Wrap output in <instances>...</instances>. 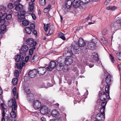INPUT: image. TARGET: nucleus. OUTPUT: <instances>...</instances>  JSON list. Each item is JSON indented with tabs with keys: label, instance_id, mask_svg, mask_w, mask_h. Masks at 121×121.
Listing matches in <instances>:
<instances>
[{
	"label": "nucleus",
	"instance_id": "1",
	"mask_svg": "<svg viewBox=\"0 0 121 121\" xmlns=\"http://www.w3.org/2000/svg\"><path fill=\"white\" fill-rule=\"evenodd\" d=\"M112 77L110 75H109L106 76L105 78V82L107 85L105 86V92H102L99 91V98H110L109 95L110 85L111 84Z\"/></svg>",
	"mask_w": 121,
	"mask_h": 121
},
{
	"label": "nucleus",
	"instance_id": "2",
	"mask_svg": "<svg viewBox=\"0 0 121 121\" xmlns=\"http://www.w3.org/2000/svg\"><path fill=\"white\" fill-rule=\"evenodd\" d=\"M16 99H10L8 101V104L9 106L12 107V111L10 113L11 118H16V115L15 112L17 111V104L16 101Z\"/></svg>",
	"mask_w": 121,
	"mask_h": 121
},
{
	"label": "nucleus",
	"instance_id": "3",
	"mask_svg": "<svg viewBox=\"0 0 121 121\" xmlns=\"http://www.w3.org/2000/svg\"><path fill=\"white\" fill-rule=\"evenodd\" d=\"M28 100L30 103H33V107L36 110L38 109L41 106V102L39 100L36 99H28Z\"/></svg>",
	"mask_w": 121,
	"mask_h": 121
},
{
	"label": "nucleus",
	"instance_id": "4",
	"mask_svg": "<svg viewBox=\"0 0 121 121\" xmlns=\"http://www.w3.org/2000/svg\"><path fill=\"white\" fill-rule=\"evenodd\" d=\"M97 39L95 38L92 39V42H87V45L88 48L91 50L95 49L96 48L95 43H97Z\"/></svg>",
	"mask_w": 121,
	"mask_h": 121
},
{
	"label": "nucleus",
	"instance_id": "5",
	"mask_svg": "<svg viewBox=\"0 0 121 121\" xmlns=\"http://www.w3.org/2000/svg\"><path fill=\"white\" fill-rule=\"evenodd\" d=\"M73 54V50L72 48L70 47H67L65 48V53L63 55L65 57H71Z\"/></svg>",
	"mask_w": 121,
	"mask_h": 121
},
{
	"label": "nucleus",
	"instance_id": "6",
	"mask_svg": "<svg viewBox=\"0 0 121 121\" xmlns=\"http://www.w3.org/2000/svg\"><path fill=\"white\" fill-rule=\"evenodd\" d=\"M82 0H74L73 3V7L75 8L79 7H82L83 3L81 1Z\"/></svg>",
	"mask_w": 121,
	"mask_h": 121
},
{
	"label": "nucleus",
	"instance_id": "7",
	"mask_svg": "<svg viewBox=\"0 0 121 121\" xmlns=\"http://www.w3.org/2000/svg\"><path fill=\"white\" fill-rule=\"evenodd\" d=\"M56 65L55 62L51 61L49 64L48 66L47 67V70L49 71H51L56 67Z\"/></svg>",
	"mask_w": 121,
	"mask_h": 121
},
{
	"label": "nucleus",
	"instance_id": "8",
	"mask_svg": "<svg viewBox=\"0 0 121 121\" xmlns=\"http://www.w3.org/2000/svg\"><path fill=\"white\" fill-rule=\"evenodd\" d=\"M40 111L41 113L43 115L48 113L50 112L48 110V107L45 105H43L41 107Z\"/></svg>",
	"mask_w": 121,
	"mask_h": 121
},
{
	"label": "nucleus",
	"instance_id": "9",
	"mask_svg": "<svg viewBox=\"0 0 121 121\" xmlns=\"http://www.w3.org/2000/svg\"><path fill=\"white\" fill-rule=\"evenodd\" d=\"M96 118L98 121H103L105 119V115L102 114L101 113H99L96 116Z\"/></svg>",
	"mask_w": 121,
	"mask_h": 121
},
{
	"label": "nucleus",
	"instance_id": "10",
	"mask_svg": "<svg viewBox=\"0 0 121 121\" xmlns=\"http://www.w3.org/2000/svg\"><path fill=\"white\" fill-rule=\"evenodd\" d=\"M66 58L64 61V63L65 65H68L71 64L73 62V57H66Z\"/></svg>",
	"mask_w": 121,
	"mask_h": 121
},
{
	"label": "nucleus",
	"instance_id": "11",
	"mask_svg": "<svg viewBox=\"0 0 121 121\" xmlns=\"http://www.w3.org/2000/svg\"><path fill=\"white\" fill-rule=\"evenodd\" d=\"M26 44L28 45H30L33 44L32 46H34V44H36V45L37 44L36 41L34 40L32 38H30L26 39Z\"/></svg>",
	"mask_w": 121,
	"mask_h": 121
},
{
	"label": "nucleus",
	"instance_id": "12",
	"mask_svg": "<svg viewBox=\"0 0 121 121\" xmlns=\"http://www.w3.org/2000/svg\"><path fill=\"white\" fill-rule=\"evenodd\" d=\"M37 73V71L36 69L32 70L30 71L28 73V75L31 78L35 77Z\"/></svg>",
	"mask_w": 121,
	"mask_h": 121
},
{
	"label": "nucleus",
	"instance_id": "13",
	"mask_svg": "<svg viewBox=\"0 0 121 121\" xmlns=\"http://www.w3.org/2000/svg\"><path fill=\"white\" fill-rule=\"evenodd\" d=\"M46 69L43 67H39L37 70V73L40 75L44 74L46 72Z\"/></svg>",
	"mask_w": 121,
	"mask_h": 121
},
{
	"label": "nucleus",
	"instance_id": "14",
	"mask_svg": "<svg viewBox=\"0 0 121 121\" xmlns=\"http://www.w3.org/2000/svg\"><path fill=\"white\" fill-rule=\"evenodd\" d=\"M70 47L72 48V50H73L74 52L75 53H77V50L79 49L80 47L77 43H76Z\"/></svg>",
	"mask_w": 121,
	"mask_h": 121
},
{
	"label": "nucleus",
	"instance_id": "15",
	"mask_svg": "<svg viewBox=\"0 0 121 121\" xmlns=\"http://www.w3.org/2000/svg\"><path fill=\"white\" fill-rule=\"evenodd\" d=\"M78 43L80 47H84L86 44L84 40L82 38H80L79 39Z\"/></svg>",
	"mask_w": 121,
	"mask_h": 121
},
{
	"label": "nucleus",
	"instance_id": "16",
	"mask_svg": "<svg viewBox=\"0 0 121 121\" xmlns=\"http://www.w3.org/2000/svg\"><path fill=\"white\" fill-rule=\"evenodd\" d=\"M59 113L57 110H54L51 112V115L53 117H56L59 116Z\"/></svg>",
	"mask_w": 121,
	"mask_h": 121
},
{
	"label": "nucleus",
	"instance_id": "17",
	"mask_svg": "<svg viewBox=\"0 0 121 121\" xmlns=\"http://www.w3.org/2000/svg\"><path fill=\"white\" fill-rule=\"evenodd\" d=\"M36 44H34V46H32V48H31L29 50V55L30 56V57H32V55L33 54L34 52V50H35L36 49L35 47Z\"/></svg>",
	"mask_w": 121,
	"mask_h": 121
},
{
	"label": "nucleus",
	"instance_id": "18",
	"mask_svg": "<svg viewBox=\"0 0 121 121\" xmlns=\"http://www.w3.org/2000/svg\"><path fill=\"white\" fill-rule=\"evenodd\" d=\"M92 56L95 60L97 61H99V58L98 57V54L97 52H94L93 53Z\"/></svg>",
	"mask_w": 121,
	"mask_h": 121
},
{
	"label": "nucleus",
	"instance_id": "19",
	"mask_svg": "<svg viewBox=\"0 0 121 121\" xmlns=\"http://www.w3.org/2000/svg\"><path fill=\"white\" fill-rule=\"evenodd\" d=\"M100 42L101 43H103L105 45L107 44V41L105 37H101L100 38Z\"/></svg>",
	"mask_w": 121,
	"mask_h": 121
},
{
	"label": "nucleus",
	"instance_id": "20",
	"mask_svg": "<svg viewBox=\"0 0 121 121\" xmlns=\"http://www.w3.org/2000/svg\"><path fill=\"white\" fill-rule=\"evenodd\" d=\"M4 19H5L6 18V19L7 20H9L11 19L12 17V15L11 14L9 13L8 14L6 13H4Z\"/></svg>",
	"mask_w": 121,
	"mask_h": 121
},
{
	"label": "nucleus",
	"instance_id": "21",
	"mask_svg": "<svg viewBox=\"0 0 121 121\" xmlns=\"http://www.w3.org/2000/svg\"><path fill=\"white\" fill-rule=\"evenodd\" d=\"M64 35V34L60 32L58 34V36L59 38H60L63 40H65L66 38Z\"/></svg>",
	"mask_w": 121,
	"mask_h": 121
},
{
	"label": "nucleus",
	"instance_id": "22",
	"mask_svg": "<svg viewBox=\"0 0 121 121\" xmlns=\"http://www.w3.org/2000/svg\"><path fill=\"white\" fill-rule=\"evenodd\" d=\"M21 49L22 51L26 52L28 50V48L27 45H23L22 46Z\"/></svg>",
	"mask_w": 121,
	"mask_h": 121
},
{
	"label": "nucleus",
	"instance_id": "23",
	"mask_svg": "<svg viewBox=\"0 0 121 121\" xmlns=\"http://www.w3.org/2000/svg\"><path fill=\"white\" fill-rule=\"evenodd\" d=\"M25 29L26 33L28 35L30 34L32 31V30L29 27H25Z\"/></svg>",
	"mask_w": 121,
	"mask_h": 121
},
{
	"label": "nucleus",
	"instance_id": "24",
	"mask_svg": "<svg viewBox=\"0 0 121 121\" xmlns=\"http://www.w3.org/2000/svg\"><path fill=\"white\" fill-rule=\"evenodd\" d=\"M1 111L2 112V116H5V114L6 113L7 111V107H4L1 109Z\"/></svg>",
	"mask_w": 121,
	"mask_h": 121
},
{
	"label": "nucleus",
	"instance_id": "25",
	"mask_svg": "<svg viewBox=\"0 0 121 121\" xmlns=\"http://www.w3.org/2000/svg\"><path fill=\"white\" fill-rule=\"evenodd\" d=\"M63 66L60 64H57L56 67V68L58 71H61L62 70Z\"/></svg>",
	"mask_w": 121,
	"mask_h": 121
},
{
	"label": "nucleus",
	"instance_id": "26",
	"mask_svg": "<svg viewBox=\"0 0 121 121\" xmlns=\"http://www.w3.org/2000/svg\"><path fill=\"white\" fill-rule=\"evenodd\" d=\"M30 8L29 10V11L31 12H32L33 11L34 8V3H30L29 4Z\"/></svg>",
	"mask_w": 121,
	"mask_h": 121
},
{
	"label": "nucleus",
	"instance_id": "27",
	"mask_svg": "<svg viewBox=\"0 0 121 121\" xmlns=\"http://www.w3.org/2000/svg\"><path fill=\"white\" fill-rule=\"evenodd\" d=\"M67 4H66V6L67 8L69 9L71 7L70 5L71 4L72 2L71 1L67 0Z\"/></svg>",
	"mask_w": 121,
	"mask_h": 121
},
{
	"label": "nucleus",
	"instance_id": "28",
	"mask_svg": "<svg viewBox=\"0 0 121 121\" xmlns=\"http://www.w3.org/2000/svg\"><path fill=\"white\" fill-rule=\"evenodd\" d=\"M29 22L26 20H24L22 21V24L24 26H26L29 24Z\"/></svg>",
	"mask_w": 121,
	"mask_h": 121
},
{
	"label": "nucleus",
	"instance_id": "29",
	"mask_svg": "<svg viewBox=\"0 0 121 121\" xmlns=\"http://www.w3.org/2000/svg\"><path fill=\"white\" fill-rule=\"evenodd\" d=\"M16 67L17 69H21L22 68L23 65V64H22V66L21 65V64L20 63L19 64L16 63Z\"/></svg>",
	"mask_w": 121,
	"mask_h": 121
},
{
	"label": "nucleus",
	"instance_id": "30",
	"mask_svg": "<svg viewBox=\"0 0 121 121\" xmlns=\"http://www.w3.org/2000/svg\"><path fill=\"white\" fill-rule=\"evenodd\" d=\"M53 26H50L49 27L50 30L49 31V33L47 34H46L47 36H49V35L51 34L53 32V29L52 28V27Z\"/></svg>",
	"mask_w": 121,
	"mask_h": 121
},
{
	"label": "nucleus",
	"instance_id": "31",
	"mask_svg": "<svg viewBox=\"0 0 121 121\" xmlns=\"http://www.w3.org/2000/svg\"><path fill=\"white\" fill-rule=\"evenodd\" d=\"M39 3L42 6H44L46 3V0H39Z\"/></svg>",
	"mask_w": 121,
	"mask_h": 121
},
{
	"label": "nucleus",
	"instance_id": "32",
	"mask_svg": "<svg viewBox=\"0 0 121 121\" xmlns=\"http://www.w3.org/2000/svg\"><path fill=\"white\" fill-rule=\"evenodd\" d=\"M5 22V19L4 18L0 19V26H1L4 25V23Z\"/></svg>",
	"mask_w": 121,
	"mask_h": 121
},
{
	"label": "nucleus",
	"instance_id": "33",
	"mask_svg": "<svg viewBox=\"0 0 121 121\" xmlns=\"http://www.w3.org/2000/svg\"><path fill=\"white\" fill-rule=\"evenodd\" d=\"M105 108L103 107H101L100 108V113H101L102 114L105 115L104 110L105 109Z\"/></svg>",
	"mask_w": 121,
	"mask_h": 121
},
{
	"label": "nucleus",
	"instance_id": "34",
	"mask_svg": "<svg viewBox=\"0 0 121 121\" xmlns=\"http://www.w3.org/2000/svg\"><path fill=\"white\" fill-rule=\"evenodd\" d=\"M20 56L19 55H17L16 56H15V62H19L20 60Z\"/></svg>",
	"mask_w": 121,
	"mask_h": 121
},
{
	"label": "nucleus",
	"instance_id": "35",
	"mask_svg": "<svg viewBox=\"0 0 121 121\" xmlns=\"http://www.w3.org/2000/svg\"><path fill=\"white\" fill-rule=\"evenodd\" d=\"M17 79L16 78H15L13 79L12 80V84L13 85H16L17 83Z\"/></svg>",
	"mask_w": 121,
	"mask_h": 121
},
{
	"label": "nucleus",
	"instance_id": "36",
	"mask_svg": "<svg viewBox=\"0 0 121 121\" xmlns=\"http://www.w3.org/2000/svg\"><path fill=\"white\" fill-rule=\"evenodd\" d=\"M101 32L102 35H105L107 34L108 31L106 28H104L102 30Z\"/></svg>",
	"mask_w": 121,
	"mask_h": 121
},
{
	"label": "nucleus",
	"instance_id": "37",
	"mask_svg": "<svg viewBox=\"0 0 121 121\" xmlns=\"http://www.w3.org/2000/svg\"><path fill=\"white\" fill-rule=\"evenodd\" d=\"M25 15H20V17L18 19V21L20 22L21 21V20L24 19L25 18Z\"/></svg>",
	"mask_w": 121,
	"mask_h": 121
},
{
	"label": "nucleus",
	"instance_id": "38",
	"mask_svg": "<svg viewBox=\"0 0 121 121\" xmlns=\"http://www.w3.org/2000/svg\"><path fill=\"white\" fill-rule=\"evenodd\" d=\"M117 57L119 60H121V52H117Z\"/></svg>",
	"mask_w": 121,
	"mask_h": 121
},
{
	"label": "nucleus",
	"instance_id": "39",
	"mask_svg": "<svg viewBox=\"0 0 121 121\" xmlns=\"http://www.w3.org/2000/svg\"><path fill=\"white\" fill-rule=\"evenodd\" d=\"M116 25L114 23H112L111 25V31H113V30H116L115 29L116 28Z\"/></svg>",
	"mask_w": 121,
	"mask_h": 121
},
{
	"label": "nucleus",
	"instance_id": "40",
	"mask_svg": "<svg viewBox=\"0 0 121 121\" xmlns=\"http://www.w3.org/2000/svg\"><path fill=\"white\" fill-rule=\"evenodd\" d=\"M5 31H6L3 30H1V29H0V39L1 38L2 36V34H4Z\"/></svg>",
	"mask_w": 121,
	"mask_h": 121
},
{
	"label": "nucleus",
	"instance_id": "41",
	"mask_svg": "<svg viewBox=\"0 0 121 121\" xmlns=\"http://www.w3.org/2000/svg\"><path fill=\"white\" fill-rule=\"evenodd\" d=\"M7 7L9 9H12L13 8V4L11 3H9L7 5Z\"/></svg>",
	"mask_w": 121,
	"mask_h": 121
},
{
	"label": "nucleus",
	"instance_id": "42",
	"mask_svg": "<svg viewBox=\"0 0 121 121\" xmlns=\"http://www.w3.org/2000/svg\"><path fill=\"white\" fill-rule=\"evenodd\" d=\"M15 76L16 77H18L19 75V71L17 70H16L15 71V72L14 73Z\"/></svg>",
	"mask_w": 121,
	"mask_h": 121
},
{
	"label": "nucleus",
	"instance_id": "43",
	"mask_svg": "<svg viewBox=\"0 0 121 121\" xmlns=\"http://www.w3.org/2000/svg\"><path fill=\"white\" fill-rule=\"evenodd\" d=\"M107 103V102L106 101L104 100V101H103L101 104L102 107H104V108H105V106Z\"/></svg>",
	"mask_w": 121,
	"mask_h": 121
},
{
	"label": "nucleus",
	"instance_id": "44",
	"mask_svg": "<svg viewBox=\"0 0 121 121\" xmlns=\"http://www.w3.org/2000/svg\"><path fill=\"white\" fill-rule=\"evenodd\" d=\"M6 26L5 25H4L0 27L1 30H3L5 31H7V29H6Z\"/></svg>",
	"mask_w": 121,
	"mask_h": 121
},
{
	"label": "nucleus",
	"instance_id": "45",
	"mask_svg": "<svg viewBox=\"0 0 121 121\" xmlns=\"http://www.w3.org/2000/svg\"><path fill=\"white\" fill-rule=\"evenodd\" d=\"M31 57H30V56L29 55L28 56H26L25 59V62H27L29 60H30Z\"/></svg>",
	"mask_w": 121,
	"mask_h": 121
},
{
	"label": "nucleus",
	"instance_id": "46",
	"mask_svg": "<svg viewBox=\"0 0 121 121\" xmlns=\"http://www.w3.org/2000/svg\"><path fill=\"white\" fill-rule=\"evenodd\" d=\"M51 5L50 4H49L47 7L44 10V11H45V10L46 9L48 10H49L50 9V8L51 7Z\"/></svg>",
	"mask_w": 121,
	"mask_h": 121
},
{
	"label": "nucleus",
	"instance_id": "47",
	"mask_svg": "<svg viewBox=\"0 0 121 121\" xmlns=\"http://www.w3.org/2000/svg\"><path fill=\"white\" fill-rule=\"evenodd\" d=\"M13 95L15 96L16 95V87H14L13 88Z\"/></svg>",
	"mask_w": 121,
	"mask_h": 121
},
{
	"label": "nucleus",
	"instance_id": "48",
	"mask_svg": "<svg viewBox=\"0 0 121 121\" xmlns=\"http://www.w3.org/2000/svg\"><path fill=\"white\" fill-rule=\"evenodd\" d=\"M30 28L31 30H33L35 29V24H31L30 26Z\"/></svg>",
	"mask_w": 121,
	"mask_h": 121
},
{
	"label": "nucleus",
	"instance_id": "49",
	"mask_svg": "<svg viewBox=\"0 0 121 121\" xmlns=\"http://www.w3.org/2000/svg\"><path fill=\"white\" fill-rule=\"evenodd\" d=\"M19 4V1L18 0H17V1H15L13 3V4L14 5L16 6L18 5Z\"/></svg>",
	"mask_w": 121,
	"mask_h": 121
},
{
	"label": "nucleus",
	"instance_id": "50",
	"mask_svg": "<svg viewBox=\"0 0 121 121\" xmlns=\"http://www.w3.org/2000/svg\"><path fill=\"white\" fill-rule=\"evenodd\" d=\"M55 121H62V119L61 117H56L55 118Z\"/></svg>",
	"mask_w": 121,
	"mask_h": 121
},
{
	"label": "nucleus",
	"instance_id": "51",
	"mask_svg": "<svg viewBox=\"0 0 121 121\" xmlns=\"http://www.w3.org/2000/svg\"><path fill=\"white\" fill-rule=\"evenodd\" d=\"M20 15H25L26 14V12L24 10H21L20 12Z\"/></svg>",
	"mask_w": 121,
	"mask_h": 121
},
{
	"label": "nucleus",
	"instance_id": "52",
	"mask_svg": "<svg viewBox=\"0 0 121 121\" xmlns=\"http://www.w3.org/2000/svg\"><path fill=\"white\" fill-rule=\"evenodd\" d=\"M112 62L113 63L115 61V60H114L113 57L111 55H110L109 56Z\"/></svg>",
	"mask_w": 121,
	"mask_h": 121
},
{
	"label": "nucleus",
	"instance_id": "53",
	"mask_svg": "<svg viewBox=\"0 0 121 121\" xmlns=\"http://www.w3.org/2000/svg\"><path fill=\"white\" fill-rule=\"evenodd\" d=\"M4 13H3L2 12H0V18H1L0 19L2 18H4Z\"/></svg>",
	"mask_w": 121,
	"mask_h": 121
},
{
	"label": "nucleus",
	"instance_id": "54",
	"mask_svg": "<svg viewBox=\"0 0 121 121\" xmlns=\"http://www.w3.org/2000/svg\"><path fill=\"white\" fill-rule=\"evenodd\" d=\"M15 9L17 11H19L21 9H20V6H19L18 5L16 6L15 8Z\"/></svg>",
	"mask_w": 121,
	"mask_h": 121
},
{
	"label": "nucleus",
	"instance_id": "55",
	"mask_svg": "<svg viewBox=\"0 0 121 121\" xmlns=\"http://www.w3.org/2000/svg\"><path fill=\"white\" fill-rule=\"evenodd\" d=\"M37 54H35L33 56L32 60H31V62H33L34 61L35 59L37 57Z\"/></svg>",
	"mask_w": 121,
	"mask_h": 121
},
{
	"label": "nucleus",
	"instance_id": "56",
	"mask_svg": "<svg viewBox=\"0 0 121 121\" xmlns=\"http://www.w3.org/2000/svg\"><path fill=\"white\" fill-rule=\"evenodd\" d=\"M90 1V0H82V1L83 3H88Z\"/></svg>",
	"mask_w": 121,
	"mask_h": 121
},
{
	"label": "nucleus",
	"instance_id": "57",
	"mask_svg": "<svg viewBox=\"0 0 121 121\" xmlns=\"http://www.w3.org/2000/svg\"><path fill=\"white\" fill-rule=\"evenodd\" d=\"M1 107L2 108V109L4 107H6V106L3 103H1L0 104Z\"/></svg>",
	"mask_w": 121,
	"mask_h": 121
},
{
	"label": "nucleus",
	"instance_id": "58",
	"mask_svg": "<svg viewBox=\"0 0 121 121\" xmlns=\"http://www.w3.org/2000/svg\"><path fill=\"white\" fill-rule=\"evenodd\" d=\"M31 15L32 18L34 20H35L36 19V17L35 14L34 13H32Z\"/></svg>",
	"mask_w": 121,
	"mask_h": 121
},
{
	"label": "nucleus",
	"instance_id": "59",
	"mask_svg": "<svg viewBox=\"0 0 121 121\" xmlns=\"http://www.w3.org/2000/svg\"><path fill=\"white\" fill-rule=\"evenodd\" d=\"M27 96L30 97H33L34 96V95L32 93H30L27 94Z\"/></svg>",
	"mask_w": 121,
	"mask_h": 121
},
{
	"label": "nucleus",
	"instance_id": "60",
	"mask_svg": "<svg viewBox=\"0 0 121 121\" xmlns=\"http://www.w3.org/2000/svg\"><path fill=\"white\" fill-rule=\"evenodd\" d=\"M116 7L115 6L112 7L111 6V10L112 11L116 9Z\"/></svg>",
	"mask_w": 121,
	"mask_h": 121
},
{
	"label": "nucleus",
	"instance_id": "61",
	"mask_svg": "<svg viewBox=\"0 0 121 121\" xmlns=\"http://www.w3.org/2000/svg\"><path fill=\"white\" fill-rule=\"evenodd\" d=\"M92 16L91 15H90L88 16V17L86 19H87V20L89 19H92Z\"/></svg>",
	"mask_w": 121,
	"mask_h": 121
},
{
	"label": "nucleus",
	"instance_id": "62",
	"mask_svg": "<svg viewBox=\"0 0 121 121\" xmlns=\"http://www.w3.org/2000/svg\"><path fill=\"white\" fill-rule=\"evenodd\" d=\"M32 33L33 34L35 35H37V31L36 30H33Z\"/></svg>",
	"mask_w": 121,
	"mask_h": 121
},
{
	"label": "nucleus",
	"instance_id": "63",
	"mask_svg": "<svg viewBox=\"0 0 121 121\" xmlns=\"http://www.w3.org/2000/svg\"><path fill=\"white\" fill-rule=\"evenodd\" d=\"M25 92L27 94L30 93V90L28 89L26 90L25 91Z\"/></svg>",
	"mask_w": 121,
	"mask_h": 121
},
{
	"label": "nucleus",
	"instance_id": "64",
	"mask_svg": "<svg viewBox=\"0 0 121 121\" xmlns=\"http://www.w3.org/2000/svg\"><path fill=\"white\" fill-rule=\"evenodd\" d=\"M44 29L45 31H46L48 30V27H47L45 25H44Z\"/></svg>",
	"mask_w": 121,
	"mask_h": 121
}]
</instances>
